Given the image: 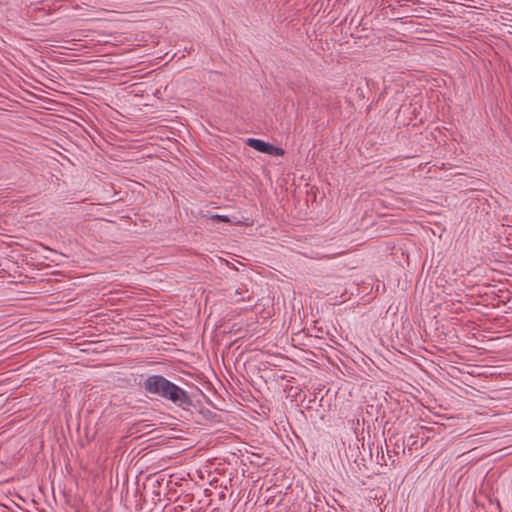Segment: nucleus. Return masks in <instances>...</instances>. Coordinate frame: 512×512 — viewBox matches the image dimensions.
Returning <instances> with one entry per match:
<instances>
[{"instance_id": "f257e3e1", "label": "nucleus", "mask_w": 512, "mask_h": 512, "mask_svg": "<svg viewBox=\"0 0 512 512\" xmlns=\"http://www.w3.org/2000/svg\"><path fill=\"white\" fill-rule=\"evenodd\" d=\"M170 382L171 381L162 375H151L144 381L143 388L147 393L157 395L164 399L167 395L166 391Z\"/></svg>"}, {"instance_id": "f03ea898", "label": "nucleus", "mask_w": 512, "mask_h": 512, "mask_svg": "<svg viewBox=\"0 0 512 512\" xmlns=\"http://www.w3.org/2000/svg\"><path fill=\"white\" fill-rule=\"evenodd\" d=\"M167 395L165 396V400H168L181 408H188L193 405L192 399L189 396L188 392L179 387L178 385L170 382V385L167 389Z\"/></svg>"}, {"instance_id": "7ed1b4c3", "label": "nucleus", "mask_w": 512, "mask_h": 512, "mask_svg": "<svg viewBox=\"0 0 512 512\" xmlns=\"http://www.w3.org/2000/svg\"><path fill=\"white\" fill-rule=\"evenodd\" d=\"M246 144L249 147H251L261 153H265L268 155H274V156L284 155V150L282 148L276 147V146H274L268 142H265L263 140H260V139L248 138L246 141Z\"/></svg>"}, {"instance_id": "20e7f679", "label": "nucleus", "mask_w": 512, "mask_h": 512, "mask_svg": "<svg viewBox=\"0 0 512 512\" xmlns=\"http://www.w3.org/2000/svg\"><path fill=\"white\" fill-rule=\"evenodd\" d=\"M211 218L213 220H217V221L230 222L229 218L227 216H224V215L214 214V215L211 216Z\"/></svg>"}, {"instance_id": "39448f33", "label": "nucleus", "mask_w": 512, "mask_h": 512, "mask_svg": "<svg viewBox=\"0 0 512 512\" xmlns=\"http://www.w3.org/2000/svg\"><path fill=\"white\" fill-rule=\"evenodd\" d=\"M400 449L404 452L403 444L399 445V444L395 443L394 453L398 454Z\"/></svg>"}, {"instance_id": "423d86ee", "label": "nucleus", "mask_w": 512, "mask_h": 512, "mask_svg": "<svg viewBox=\"0 0 512 512\" xmlns=\"http://www.w3.org/2000/svg\"><path fill=\"white\" fill-rule=\"evenodd\" d=\"M246 300H250V297L249 296H247V297L242 296L241 298L236 299L237 302H239V301H246Z\"/></svg>"}]
</instances>
